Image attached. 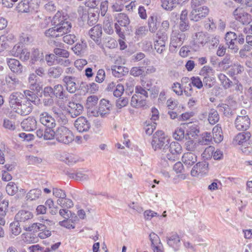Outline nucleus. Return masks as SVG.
<instances>
[{"label":"nucleus","instance_id":"393cba45","mask_svg":"<svg viewBox=\"0 0 252 252\" xmlns=\"http://www.w3.org/2000/svg\"><path fill=\"white\" fill-rule=\"evenodd\" d=\"M236 106L237 102L229 98L228 104H221L220 105V107L225 116H228L232 114L233 110L235 109Z\"/></svg>","mask_w":252,"mask_h":252},{"label":"nucleus","instance_id":"2f4dec72","mask_svg":"<svg viewBox=\"0 0 252 252\" xmlns=\"http://www.w3.org/2000/svg\"><path fill=\"white\" fill-rule=\"evenodd\" d=\"M53 44L56 47L53 51L55 54L64 58H67L69 57V52L67 50L61 48L63 46L62 43L54 41Z\"/></svg>","mask_w":252,"mask_h":252},{"label":"nucleus","instance_id":"ddd939ff","mask_svg":"<svg viewBox=\"0 0 252 252\" xmlns=\"http://www.w3.org/2000/svg\"><path fill=\"white\" fill-rule=\"evenodd\" d=\"M209 13V9L206 6L192 8L190 14L191 20L198 21L205 17Z\"/></svg>","mask_w":252,"mask_h":252},{"label":"nucleus","instance_id":"4d7b16f0","mask_svg":"<svg viewBox=\"0 0 252 252\" xmlns=\"http://www.w3.org/2000/svg\"><path fill=\"white\" fill-rule=\"evenodd\" d=\"M63 161L67 164L71 165L75 163L78 160V158L73 155H66Z\"/></svg>","mask_w":252,"mask_h":252},{"label":"nucleus","instance_id":"423d86ee","mask_svg":"<svg viewBox=\"0 0 252 252\" xmlns=\"http://www.w3.org/2000/svg\"><path fill=\"white\" fill-rule=\"evenodd\" d=\"M46 226L44 223L40 222H33L30 225H24V229L26 231L37 232L40 231L38 236L41 239H45L51 235V232L46 229Z\"/></svg>","mask_w":252,"mask_h":252},{"label":"nucleus","instance_id":"c03bdc74","mask_svg":"<svg viewBox=\"0 0 252 252\" xmlns=\"http://www.w3.org/2000/svg\"><path fill=\"white\" fill-rule=\"evenodd\" d=\"M167 244L170 247L177 246L180 242L179 235L177 233H173L170 236L167 238Z\"/></svg>","mask_w":252,"mask_h":252},{"label":"nucleus","instance_id":"f3484780","mask_svg":"<svg viewBox=\"0 0 252 252\" xmlns=\"http://www.w3.org/2000/svg\"><path fill=\"white\" fill-rule=\"evenodd\" d=\"M251 125L249 117L237 116L235 121V127L238 130H246Z\"/></svg>","mask_w":252,"mask_h":252},{"label":"nucleus","instance_id":"7c9ffc66","mask_svg":"<svg viewBox=\"0 0 252 252\" xmlns=\"http://www.w3.org/2000/svg\"><path fill=\"white\" fill-rule=\"evenodd\" d=\"M147 24L148 29L151 33H155L159 26V23L158 22V18L155 15H152L149 17Z\"/></svg>","mask_w":252,"mask_h":252},{"label":"nucleus","instance_id":"774afa93","mask_svg":"<svg viewBox=\"0 0 252 252\" xmlns=\"http://www.w3.org/2000/svg\"><path fill=\"white\" fill-rule=\"evenodd\" d=\"M141 95L143 98L145 99L148 96V93L147 91L142 86H138L135 88V94Z\"/></svg>","mask_w":252,"mask_h":252},{"label":"nucleus","instance_id":"f8f14e48","mask_svg":"<svg viewBox=\"0 0 252 252\" xmlns=\"http://www.w3.org/2000/svg\"><path fill=\"white\" fill-rule=\"evenodd\" d=\"M32 213L29 210H21L18 211L15 216V220L24 225H27L33 218Z\"/></svg>","mask_w":252,"mask_h":252},{"label":"nucleus","instance_id":"5fc2aeb1","mask_svg":"<svg viewBox=\"0 0 252 252\" xmlns=\"http://www.w3.org/2000/svg\"><path fill=\"white\" fill-rule=\"evenodd\" d=\"M45 34L47 37H58L61 36L56 26L46 31Z\"/></svg>","mask_w":252,"mask_h":252},{"label":"nucleus","instance_id":"603ef678","mask_svg":"<svg viewBox=\"0 0 252 252\" xmlns=\"http://www.w3.org/2000/svg\"><path fill=\"white\" fill-rule=\"evenodd\" d=\"M37 76L36 74L34 73H32L30 74L28 81L30 85V89L31 90H37V87H38V85L37 83Z\"/></svg>","mask_w":252,"mask_h":252},{"label":"nucleus","instance_id":"4be33fe9","mask_svg":"<svg viewBox=\"0 0 252 252\" xmlns=\"http://www.w3.org/2000/svg\"><path fill=\"white\" fill-rule=\"evenodd\" d=\"M21 125L25 131H31L36 129L37 121L34 117H29L22 122Z\"/></svg>","mask_w":252,"mask_h":252},{"label":"nucleus","instance_id":"6e6552de","mask_svg":"<svg viewBox=\"0 0 252 252\" xmlns=\"http://www.w3.org/2000/svg\"><path fill=\"white\" fill-rule=\"evenodd\" d=\"M182 151V148L181 145L177 142L173 141L167 145L164 153H166V158L168 159L174 161Z\"/></svg>","mask_w":252,"mask_h":252},{"label":"nucleus","instance_id":"4468645a","mask_svg":"<svg viewBox=\"0 0 252 252\" xmlns=\"http://www.w3.org/2000/svg\"><path fill=\"white\" fill-rule=\"evenodd\" d=\"M77 78L75 76L65 75L63 79V85L66 90L70 93H74L77 89L76 82Z\"/></svg>","mask_w":252,"mask_h":252},{"label":"nucleus","instance_id":"4c0bfd02","mask_svg":"<svg viewBox=\"0 0 252 252\" xmlns=\"http://www.w3.org/2000/svg\"><path fill=\"white\" fill-rule=\"evenodd\" d=\"M161 6L167 10H172L179 3V0H160Z\"/></svg>","mask_w":252,"mask_h":252},{"label":"nucleus","instance_id":"79ce46f5","mask_svg":"<svg viewBox=\"0 0 252 252\" xmlns=\"http://www.w3.org/2000/svg\"><path fill=\"white\" fill-rule=\"evenodd\" d=\"M158 110L155 108H153L152 109V115L151 120H152V122L153 123V124L151 125V128L152 130L150 131V128H149L147 130V133L149 134H151L153 132V130L156 128V124L154 122V121H156L158 119Z\"/></svg>","mask_w":252,"mask_h":252},{"label":"nucleus","instance_id":"13d9d810","mask_svg":"<svg viewBox=\"0 0 252 252\" xmlns=\"http://www.w3.org/2000/svg\"><path fill=\"white\" fill-rule=\"evenodd\" d=\"M44 56L42 53H40V51L36 49H34L32 53L31 59L32 61H37L38 60L43 61Z\"/></svg>","mask_w":252,"mask_h":252},{"label":"nucleus","instance_id":"aec40b11","mask_svg":"<svg viewBox=\"0 0 252 252\" xmlns=\"http://www.w3.org/2000/svg\"><path fill=\"white\" fill-rule=\"evenodd\" d=\"M39 121L41 124L47 127H55L56 126L54 118L47 112H42L40 114Z\"/></svg>","mask_w":252,"mask_h":252},{"label":"nucleus","instance_id":"338daca9","mask_svg":"<svg viewBox=\"0 0 252 252\" xmlns=\"http://www.w3.org/2000/svg\"><path fill=\"white\" fill-rule=\"evenodd\" d=\"M232 89L231 90L232 92H236L238 94H241L243 92V86L242 84L238 80H236L232 84Z\"/></svg>","mask_w":252,"mask_h":252},{"label":"nucleus","instance_id":"052dcab7","mask_svg":"<svg viewBox=\"0 0 252 252\" xmlns=\"http://www.w3.org/2000/svg\"><path fill=\"white\" fill-rule=\"evenodd\" d=\"M53 128L54 127H48L44 130V140H51L54 138L55 139V131L53 130Z\"/></svg>","mask_w":252,"mask_h":252},{"label":"nucleus","instance_id":"a19ab883","mask_svg":"<svg viewBox=\"0 0 252 252\" xmlns=\"http://www.w3.org/2000/svg\"><path fill=\"white\" fill-rule=\"evenodd\" d=\"M213 140L212 134L210 132H205L202 134L201 138L199 143L201 145H208L211 144Z\"/></svg>","mask_w":252,"mask_h":252},{"label":"nucleus","instance_id":"2eb2a0df","mask_svg":"<svg viewBox=\"0 0 252 252\" xmlns=\"http://www.w3.org/2000/svg\"><path fill=\"white\" fill-rule=\"evenodd\" d=\"M237 39V35L234 32H229L225 34V40L226 44L228 48L232 50L234 53H237L239 50V47L236 44Z\"/></svg>","mask_w":252,"mask_h":252},{"label":"nucleus","instance_id":"bb28decb","mask_svg":"<svg viewBox=\"0 0 252 252\" xmlns=\"http://www.w3.org/2000/svg\"><path fill=\"white\" fill-rule=\"evenodd\" d=\"M5 82L10 90H14L20 85V81L14 74H8L5 77Z\"/></svg>","mask_w":252,"mask_h":252},{"label":"nucleus","instance_id":"680f3d73","mask_svg":"<svg viewBox=\"0 0 252 252\" xmlns=\"http://www.w3.org/2000/svg\"><path fill=\"white\" fill-rule=\"evenodd\" d=\"M214 150V147L212 146H209L206 148L203 153L202 154L203 158L204 159H208L211 158L213 156Z\"/></svg>","mask_w":252,"mask_h":252},{"label":"nucleus","instance_id":"49530a36","mask_svg":"<svg viewBox=\"0 0 252 252\" xmlns=\"http://www.w3.org/2000/svg\"><path fill=\"white\" fill-rule=\"evenodd\" d=\"M215 71L208 65L204 66L200 71V75L203 77L214 75Z\"/></svg>","mask_w":252,"mask_h":252},{"label":"nucleus","instance_id":"f257e3e1","mask_svg":"<svg viewBox=\"0 0 252 252\" xmlns=\"http://www.w3.org/2000/svg\"><path fill=\"white\" fill-rule=\"evenodd\" d=\"M52 22L54 26H56L61 36L70 32L72 26L70 19L66 16L62 15L61 12L56 13Z\"/></svg>","mask_w":252,"mask_h":252},{"label":"nucleus","instance_id":"39448f33","mask_svg":"<svg viewBox=\"0 0 252 252\" xmlns=\"http://www.w3.org/2000/svg\"><path fill=\"white\" fill-rule=\"evenodd\" d=\"M187 38L186 33L178 30H172L170 35V50L175 51L180 47Z\"/></svg>","mask_w":252,"mask_h":252},{"label":"nucleus","instance_id":"dca6fc26","mask_svg":"<svg viewBox=\"0 0 252 252\" xmlns=\"http://www.w3.org/2000/svg\"><path fill=\"white\" fill-rule=\"evenodd\" d=\"M32 104L30 103L26 99H25L13 111L21 115L25 116L29 114L32 111Z\"/></svg>","mask_w":252,"mask_h":252},{"label":"nucleus","instance_id":"412c9836","mask_svg":"<svg viewBox=\"0 0 252 252\" xmlns=\"http://www.w3.org/2000/svg\"><path fill=\"white\" fill-rule=\"evenodd\" d=\"M102 33V28L99 24L94 26L89 31L91 38L97 44L101 43Z\"/></svg>","mask_w":252,"mask_h":252},{"label":"nucleus","instance_id":"6ab92c4d","mask_svg":"<svg viewBox=\"0 0 252 252\" xmlns=\"http://www.w3.org/2000/svg\"><path fill=\"white\" fill-rule=\"evenodd\" d=\"M74 126L80 132L87 131L91 127L89 122L84 117H80L75 121Z\"/></svg>","mask_w":252,"mask_h":252},{"label":"nucleus","instance_id":"f704fd0d","mask_svg":"<svg viewBox=\"0 0 252 252\" xmlns=\"http://www.w3.org/2000/svg\"><path fill=\"white\" fill-rule=\"evenodd\" d=\"M191 84L193 85V86L195 87L198 89H201L203 86L202 81L198 76H193L190 78V82H189L188 84V87H186L188 89H189V92L192 91Z\"/></svg>","mask_w":252,"mask_h":252},{"label":"nucleus","instance_id":"69168bd1","mask_svg":"<svg viewBox=\"0 0 252 252\" xmlns=\"http://www.w3.org/2000/svg\"><path fill=\"white\" fill-rule=\"evenodd\" d=\"M98 100L96 96L91 95L89 96L86 101V107L95 106L97 103Z\"/></svg>","mask_w":252,"mask_h":252},{"label":"nucleus","instance_id":"9b49d317","mask_svg":"<svg viewBox=\"0 0 252 252\" xmlns=\"http://www.w3.org/2000/svg\"><path fill=\"white\" fill-rule=\"evenodd\" d=\"M84 110L83 106L72 98L67 104V112L72 118H76L81 114Z\"/></svg>","mask_w":252,"mask_h":252},{"label":"nucleus","instance_id":"a18cd8bd","mask_svg":"<svg viewBox=\"0 0 252 252\" xmlns=\"http://www.w3.org/2000/svg\"><path fill=\"white\" fill-rule=\"evenodd\" d=\"M216 79L214 76L204 77L203 78V84L205 87L210 89L215 84Z\"/></svg>","mask_w":252,"mask_h":252},{"label":"nucleus","instance_id":"0eeeda50","mask_svg":"<svg viewBox=\"0 0 252 252\" xmlns=\"http://www.w3.org/2000/svg\"><path fill=\"white\" fill-rule=\"evenodd\" d=\"M251 134L249 132H241L238 133L234 138L233 142L236 144L242 145L241 150L243 153L248 155L252 151V146H247L249 144V140Z\"/></svg>","mask_w":252,"mask_h":252},{"label":"nucleus","instance_id":"8fccbe9b","mask_svg":"<svg viewBox=\"0 0 252 252\" xmlns=\"http://www.w3.org/2000/svg\"><path fill=\"white\" fill-rule=\"evenodd\" d=\"M63 71L60 67H52L49 68L48 73L51 77L56 78L61 76Z\"/></svg>","mask_w":252,"mask_h":252},{"label":"nucleus","instance_id":"a211bd4d","mask_svg":"<svg viewBox=\"0 0 252 252\" xmlns=\"http://www.w3.org/2000/svg\"><path fill=\"white\" fill-rule=\"evenodd\" d=\"M25 99L23 94L20 92H14L9 97V105L14 110Z\"/></svg>","mask_w":252,"mask_h":252},{"label":"nucleus","instance_id":"7ed1b4c3","mask_svg":"<svg viewBox=\"0 0 252 252\" xmlns=\"http://www.w3.org/2000/svg\"><path fill=\"white\" fill-rule=\"evenodd\" d=\"M169 144V139L162 131H157L154 134L151 144L155 151L161 150L164 152L167 145Z\"/></svg>","mask_w":252,"mask_h":252},{"label":"nucleus","instance_id":"f03ea898","mask_svg":"<svg viewBox=\"0 0 252 252\" xmlns=\"http://www.w3.org/2000/svg\"><path fill=\"white\" fill-rule=\"evenodd\" d=\"M55 139L60 143L69 144L74 140V136L68 127L61 126L55 130Z\"/></svg>","mask_w":252,"mask_h":252},{"label":"nucleus","instance_id":"a878e982","mask_svg":"<svg viewBox=\"0 0 252 252\" xmlns=\"http://www.w3.org/2000/svg\"><path fill=\"white\" fill-rule=\"evenodd\" d=\"M111 105L106 99L101 100L98 107L99 116L101 117H106L109 114Z\"/></svg>","mask_w":252,"mask_h":252},{"label":"nucleus","instance_id":"5701e85b","mask_svg":"<svg viewBox=\"0 0 252 252\" xmlns=\"http://www.w3.org/2000/svg\"><path fill=\"white\" fill-rule=\"evenodd\" d=\"M7 63L13 73L21 74L23 72V66L18 60L15 59H7Z\"/></svg>","mask_w":252,"mask_h":252},{"label":"nucleus","instance_id":"c85d7f7f","mask_svg":"<svg viewBox=\"0 0 252 252\" xmlns=\"http://www.w3.org/2000/svg\"><path fill=\"white\" fill-rule=\"evenodd\" d=\"M130 104L133 107L140 108L146 104V100L142 96L134 94L131 97Z\"/></svg>","mask_w":252,"mask_h":252},{"label":"nucleus","instance_id":"72a5a7b5","mask_svg":"<svg viewBox=\"0 0 252 252\" xmlns=\"http://www.w3.org/2000/svg\"><path fill=\"white\" fill-rule=\"evenodd\" d=\"M128 72L127 68L124 66L115 65L112 67V73L116 77H121Z\"/></svg>","mask_w":252,"mask_h":252},{"label":"nucleus","instance_id":"864d4df0","mask_svg":"<svg viewBox=\"0 0 252 252\" xmlns=\"http://www.w3.org/2000/svg\"><path fill=\"white\" fill-rule=\"evenodd\" d=\"M21 223L15 221L10 223V227L11 232L15 236L18 235L21 232V228L20 227Z\"/></svg>","mask_w":252,"mask_h":252},{"label":"nucleus","instance_id":"bf43d9fd","mask_svg":"<svg viewBox=\"0 0 252 252\" xmlns=\"http://www.w3.org/2000/svg\"><path fill=\"white\" fill-rule=\"evenodd\" d=\"M244 70L243 66L240 64H235L229 71L231 75H238L242 73Z\"/></svg>","mask_w":252,"mask_h":252},{"label":"nucleus","instance_id":"6e6d98bb","mask_svg":"<svg viewBox=\"0 0 252 252\" xmlns=\"http://www.w3.org/2000/svg\"><path fill=\"white\" fill-rule=\"evenodd\" d=\"M6 191L9 195H13L18 191V188L14 183L11 182L7 185Z\"/></svg>","mask_w":252,"mask_h":252},{"label":"nucleus","instance_id":"e433bc0d","mask_svg":"<svg viewBox=\"0 0 252 252\" xmlns=\"http://www.w3.org/2000/svg\"><path fill=\"white\" fill-rule=\"evenodd\" d=\"M41 190L38 189H31L27 193L26 198L27 200H36L41 196Z\"/></svg>","mask_w":252,"mask_h":252},{"label":"nucleus","instance_id":"3c124183","mask_svg":"<svg viewBox=\"0 0 252 252\" xmlns=\"http://www.w3.org/2000/svg\"><path fill=\"white\" fill-rule=\"evenodd\" d=\"M23 95L30 103L35 102L37 98L36 94L30 90H26L24 92Z\"/></svg>","mask_w":252,"mask_h":252},{"label":"nucleus","instance_id":"e2e57ef3","mask_svg":"<svg viewBox=\"0 0 252 252\" xmlns=\"http://www.w3.org/2000/svg\"><path fill=\"white\" fill-rule=\"evenodd\" d=\"M23 46L20 44H16L10 51L11 55L13 56L18 57L23 50Z\"/></svg>","mask_w":252,"mask_h":252},{"label":"nucleus","instance_id":"20e7f679","mask_svg":"<svg viewBox=\"0 0 252 252\" xmlns=\"http://www.w3.org/2000/svg\"><path fill=\"white\" fill-rule=\"evenodd\" d=\"M115 19L116 20L115 24V32L120 38L124 39V31L121 27L126 28L130 23L129 19L126 14L120 13L115 15Z\"/></svg>","mask_w":252,"mask_h":252},{"label":"nucleus","instance_id":"c756f323","mask_svg":"<svg viewBox=\"0 0 252 252\" xmlns=\"http://www.w3.org/2000/svg\"><path fill=\"white\" fill-rule=\"evenodd\" d=\"M192 39L194 43L202 45L207 43L209 40L208 37L206 34L202 32L195 33L192 35Z\"/></svg>","mask_w":252,"mask_h":252},{"label":"nucleus","instance_id":"37998d69","mask_svg":"<svg viewBox=\"0 0 252 252\" xmlns=\"http://www.w3.org/2000/svg\"><path fill=\"white\" fill-rule=\"evenodd\" d=\"M57 204L62 208L66 209L70 208L73 206L72 201L70 199L66 198V197L63 199H58Z\"/></svg>","mask_w":252,"mask_h":252},{"label":"nucleus","instance_id":"b1692460","mask_svg":"<svg viewBox=\"0 0 252 252\" xmlns=\"http://www.w3.org/2000/svg\"><path fill=\"white\" fill-rule=\"evenodd\" d=\"M233 15L236 20L243 25L249 24L251 21V15L247 13L240 12L238 9L233 11Z\"/></svg>","mask_w":252,"mask_h":252},{"label":"nucleus","instance_id":"1a4fd4ad","mask_svg":"<svg viewBox=\"0 0 252 252\" xmlns=\"http://www.w3.org/2000/svg\"><path fill=\"white\" fill-rule=\"evenodd\" d=\"M209 164L206 161L197 162L192 168L190 174L193 177L202 178L208 172Z\"/></svg>","mask_w":252,"mask_h":252},{"label":"nucleus","instance_id":"58836bf2","mask_svg":"<svg viewBox=\"0 0 252 252\" xmlns=\"http://www.w3.org/2000/svg\"><path fill=\"white\" fill-rule=\"evenodd\" d=\"M220 120V116L218 111L212 109L208 113V120L209 123L212 125L216 124Z\"/></svg>","mask_w":252,"mask_h":252},{"label":"nucleus","instance_id":"c9c22d12","mask_svg":"<svg viewBox=\"0 0 252 252\" xmlns=\"http://www.w3.org/2000/svg\"><path fill=\"white\" fill-rule=\"evenodd\" d=\"M218 78L220 82V84L224 89H228L232 86L233 84L232 81H231L225 74L221 73H219L218 75Z\"/></svg>","mask_w":252,"mask_h":252},{"label":"nucleus","instance_id":"de8ad7c7","mask_svg":"<svg viewBox=\"0 0 252 252\" xmlns=\"http://www.w3.org/2000/svg\"><path fill=\"white\" fill-rule=\"evenodd\" d=\"M21 239L26 243H34L36 241L37 238L32 233H25L21 235Z\"/></svg>","mask_w":252,"mask_h":252},{"label":"nucleus","instance_id":"0e129e2a","mask_svg":"<svg viewBox=\"0 0 252 252\" xmlns=\"http://www.w3.org/2000/svg\"><path fill=\"white\" fill-rule=\"evenodd\" d=\"M173 137L176 140H182L185 137V131L182 128H177L173 134Z\"/></svg>","mask_w":252,"mask_h":252},{"label":"nucleus","instance_id":"9d476101","mask_svg":"<svg viewBox=\"0 0 252 252\" xmlns=\"http://www.w3.org/2000/svg\"><path fill=\"white\" fill-rule=\"evenodd\" d=\"M157 39L154 42V47L157 52L161 54L166 50V42L167 40V35L165 32L158 31L157 33Z\"/></svg>","mask_w":252,"mask_h":252},{"label":"nucleus","instance_id":"473e14b6","mask_svg":"<svg viewBox=\"0 0 252 252\" xmlns=\"http://www.w3.org/2000/svg\"><path fill=\"white\" fill-rule=\"evenodd\" d=\"M16 9L19 12L28 13L32 12V8L29 0H22L16 6Z\"/></svg>","mask_w":252,"mask_h":252},{"label":"nucleus","instance_id":"cd10ccee","mask_svg":"<svg viewBox=\"0 0 252 252\" xmlns=\"http://www.w3.org/2000/svg\"><path fill=\"white\" fill-rule=\"evenodd\" d=\"M182 160L185 165L190 166L197 161V156L192 152H187L183 155Z\"/></svg>","mask_w":252,"mask_h":252},{"label":"nucleus","instance_id":"ea45409f","mask_svg":"<svg viewBox=\"0 0 252 252\" xmlns=\"http://www.w3.org/2000/svg\"><path fill=\"white\" fill-rule=\"evenodd\" d=\"M54 96L60 99H63L66 97L65 94L63 86L61 84H58L54 86L53 88Z\"/></svg>","mask_w":252,"mask_h":252},{"label":"nucleus","instance_id":"09e8293b","mask_svg":"<svg viewBox=\"0 0 252 252\" xmlns=\"http://www.w3.org/2000/svg\"><path fill=\"white\" fill-rule=\"evenodd\" d=\"M149 238L151 242V246L153 248L159 247V245L161 244L159 237L154 232H152L150 234Z\"/></svg>","mask_w":252,"mask_h":252}]
</instances>
